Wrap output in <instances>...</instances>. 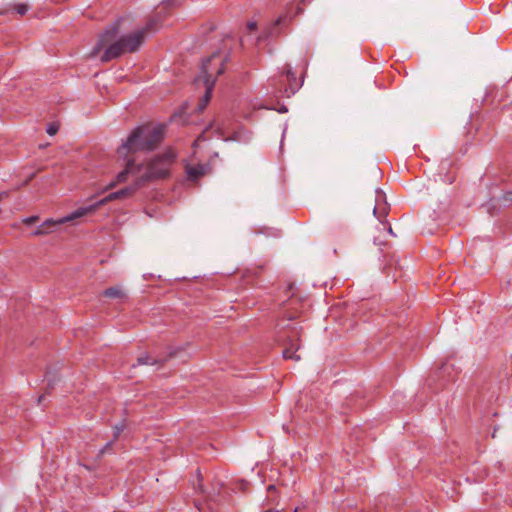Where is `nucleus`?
<instances>
[{
  "instance_id": "obj_1",
  "label": "nucleus",
  "mask_w": 512,
  "mask_h": 512,
  "mask_svg": "<svg viewBox=\"0 0 512 512\" xmlns=\"http://www.w3.org/2000/svg\"><path fill=\"white\" fill-rule=\"evenodd\" d=\"M164 139V126L144 124L134 128L126 141L117 149L119 156L131 152L153 151Z\"/></svg>"
},
{
  "instance_id": "obj_2",
  "label": "nucleus",
  "mask_w": 512,
  "mask_h": 512,
  "mask_svg": "<svg viewBox=\"0 0 512 512\" xmlns=\"http://www.w3.org/2000/svg\"><path fill=\"white\" fill-rule=\"evenodd\" d=\"M157 26L158 21L156 19H150L143 28L131 34L121 36L118 40L108 45L100 57L101 62H109L126 53H135L143 44L146 35L149 32L156 31Z\"/></svg>"
},
{
  "instance_id": "obj_3",
  "label": "nucleus",
  "mask_w": 512,
  "mask_h": 512,
  "mask_svg": "<svg viewBox=\"0 0 512 512\" xmlns=\"http://www.w3.org/2000/svg\"><path fill=\"white\" fill-rule=\"evenodd\" d=\"M142 185L143 184L140 182V180L137 179V181L135 182L134 185L126 186L124 188L119 189L118 191L111 192L107 196H105L104 198L100 199L99 201H97V202H95L93 204H90V205H87V206H83V207H79L78 209H76L73 212H71L68 215H66V217L62 220V222L63 221H74V220L79 219V218H81L83 216H86L88 214H92L96 210H98L101 206H103V205H105L108 202H111L113 200L129 198Z\"/></svg>"
},
{
  "instance_id": "obj_4",
  "label": "nucleus",
  "mask_w": 512,
  "mask_h": 512,
  "mask_svg": "<svg viewBox=\"0 0 512 512\" xmlns=\"http://www.w3.org/2000/svg\"><path fill=\"white\" fill-rule=\"evenodd\" d=\"M175 158L176 155L171 150L155 155L149 161L145 173L138 179L144 185L146 182L168 177Z\"/></svg>"
},
{
  "instance_id": "obj_5",
  "label": "nucleus",
  "mask_w": 512,
  "mask_h": 512,
  "mask_svg": "<svg viewBox=\"0 0 512 512\" xmlns=\"http://www.w3.org/2000/svg\"><path fill=\"white\" fill-rule=\"evenodd\" d=\"M271 85L274 87V93L278 96L290 97L299 90L302 82L297 81L291 66L286 64L283 71L271 79Z\"/></svg>"
},
{
  "instance_id": "obj_6",
  "label": "nucleus",
  "mask_w": 512,
  "mask_h": 512,
  "mask_svg": "<svg viewBox=\"0 0 512 512\" xmlns=\"http://www.w3.org/2000/svg\"><path fill=\"white\" fill-rule=\"evenodd\" d=\"M300 332L301 328H298L297 326H288L287 329L278 336V339L282 341L285 346L282 352L284 359L294 361L300 360V356L297 354V351L301 347Z\"/></svg>"
},
{
  "instance_id": "obj_7",
  "label": "nucleus",
  "mask_w": 512,
  "mask_h": 512,
  "mask_svg": "<svg viewBox=\"0 0 512 512\" xmlns=\"http://www.w3.org/2000/svg\"><path fill=\"white\" fill-rule=\"evenodd\" d=\"M458 373L455 365L447 360L428 377L427 385L435 390L445 387L448 383L455 381Z\"/></svg>"
},
{
  "instance_id": "obj_8",
  "label": "nucleus",
  "mask_w": 512,
  "mask_h": 512,
  "mask_svg": "<svg viewBox=\"0 0 512 512\" xmlns=\"http://www.w3.org/2000/svg\"><path fill=\"white\" fill-rule=\"evenodd\" d=\"M222 488L223 482H221L219 479H214L210 484V488L206 489L203 485V477L201 472L199 469H197V478L195 481H193V489L195 493L201 495L205 501L217 503Z\"/></svg>"
},
{
  "instance_id": "obj_9",
  "label": "nucleus",
  "mask_w": 512,
  "mask_h": 512,
  "mask_svg": "<svg viewBox=\"0 0 512 512\" xmlns=\"http://www.w3.org/2000/svg\"><path fill=\"white\" fill-rule=\"evenodd\" d=\"M179 348H169V351L165 357H153L148 353H144L137 358L136 364H133L132 367L141 366V365H151L162 367L167 361L177 356Z\"/></svg>"
},
{
  "instance_id": "obj_10",
  "label": "nucleus",
  "mask_w": 512,
  "mask_h": 512,
  "mask_svg": "<svg viewBox=\"0 0 512 512\" xmlns=\"http://www.w3.org/2000/svg\"><path fill=\"white\" fill-rule=\"evenodd\" d=\"M215 58L216 55H213L212 57L207 58L202 64L201 73L205 77L206 92L202 97L200 103L198 104L199 111H202L211 99L212 86L214 84L215 79L212 77L211 74L208 73V66Z\"/></svg>"
},
{
  "instance_id": "obj_11",
  "label": "nucleus",
  "mask_w": 512,
  "mask_h": 512,
  "mask_svg": "<svg viewBox=\"0 0 512 512\" xmlns=\"http://www.w3.org/2000/svg\"><path fill=\"white\" fill-rule=\"evenodd\" d=\"M390 206L387 202L386 194L381 189L375 191V206L373 208L374 216L381 222L387 217Z\"/></svg>"
},
{
  "instance_id": "obj_12",
  "label": "nucleus",
  "mask_w": 512,
  "mask_h": 512,
  "mask_svg": "<svg viewBox=\"0 0 512 512\" xmlns=\"http://www.w3.org/2000/svg\"><path fill=\"white\" fill-rule=\"evenodd\" d=\"M119 26H120V23H119V21L117 20V21H115L114 23H112L110 26H108V27L104 30V32H103V34H102V36H101L100 40L98 41L97 45H96V46H95V48H94V52H98V50H99L103 45H105V44L109 43L112 39H114V38L117 36V34H118V32H119Z\"/></svg>"
},
{
  "instance_id": "obj_13",
  "label": "nucleus",
  "mask_w": 512,
  "mask_h": 512,
  "mask_svg": "<svg viewBox=\"0 0 512 512\" xmlns=\"http://www.w3.org/2000/svg\"><path fill=\"white\" fill-rule=\"evenodd\" d=\"M66 216L58 219L57 221L53 220V219H47L46 221H44L42 224H40L36 229L35 231L32 233L33 236H41V235H46V234H49V233H52L55 229V227L59 224H64V223H67L68 221H63L62 220L65 218Z\"/></svg>"
},
{
  "instance_id": "obj_14",
  "label": "nucleus",
  "mask_w": 512,
  "mask_h": 512,
  "mask_svg": "<svg viewBox=\"0 0 512 512\" xmlns=\"http://www.w3.org/2000/svg\"><path fill=\"white\" fill-rule=\"evenodd\" d=\"M186 174L189 180L196 181L205 174V167L201 164L187 166Z\"/></svg>"
},
{
  "instance_id": "obj_15",
  "label": "nucleus",
  "mask_w": 512,
  "mask_h": 512,
  "mask_svg": "<svg viewBox=\"0 0 512 512\" xmlns=\"http://www.w3.org/2000/svg\"><path fill=\"white\" fill-rule=\"evenodd\" d=\"M136 164L134 160L130 159L127 161L126 166L124 170L119 172L116 176L117 182L122 183L125 182L127 179L128 174L134 173L136 169Z\"/></svg>"
},
{
  "instance_id": "obj_16",
  "label": "nucleus",
  "mask_w": 512,
  "mask_h": 512,
  "mask_svg": "<svg viewBox=\"0 0 512 512\" xmlns=\"http://www.w3.org/2000/svg\"><path fill=\"white\" fill-rule=\"evenodd\" d=\"M102 295L112 299H124L126 297L119 287H109L103 291Z\"/></svg>"
},
{
  "instance_id": "obj_17",
  "label": "nucleus",
  "mask_w": 512,
  "mask_h": 512,
  "mask_svg": "<svg viewBox=\"0 0 512 512\" xmlns=\"http://www.w3.org/2000/svg\"><path fill=\"white\" fill-rule=\"evenodd\" d=\"M45 380L47 381L46 392L49 393V391L54 388L57 378L54 374H52V372L50 370H47V372L45 374Z\"/></svg>"
},
{
  "instance_id": "obj_18",
  "label": "nucleus",
  "mask_w": 512,
  "mask_h": 512,
  "mask_svg": "<svg viewBox=\"0 0 512 512\" xmlns=\"http://www.w3.org/2000/svg\"><path fill=\"white\" fill-rule=\"evenodd\" d=\"M126 429V423L123 420L122 422L113 426V441H117L121 433Z\"/></svg>"
},
{
  "instance_id": "obj_19",
  "label": "nucleus",
  "mask_w": 512,
  "mask_h": 512,
  "mask_svg": "<svg viewBox=\"0 0 512 512\" xmlns=\"http://www.w3.org/2000/svg\"><path fill=\"white\" fill-rule=\"evenodd\" d=\"M358 394L351 395L350 398L347 399L346 404L347 406L351 407L352 405H355V409H359L363 407V403H356Z\"/></svg>"
},
{
  "instance_id": "obj_20",
  "label": "nucleus",
  "mask_w": 512,
  "mask_h": 512,
  "mask_svg": "<svg viewBox=\"0 0 512 512\" xmlns=\"http://www.w3.org/2000/svg\"><path fill=\"white\" fill-rule=\"evenodd\" d=\"M58 130H59V126L57 124H55V123L48 124V126L46 128V132L50 136L56 135Z\"/></svg>"
},
{
  "instance_id": "obj_21",
  "label": "nucleus",
  "mask_w": 512,
  "mask_h": 512,
  "mask_svg": "<svg viewBox=\"0 0 512 512\" xmlns=\"http://www.w3.org/2000/svg\"><path fill=\"white\" fill-rule=\"evenodd\" d=\"M14 9L19 15L23 16L27 13L28 6L26 4L20 3L15 5Z\"/></svg>"
},
{
  "instance_id": "obj_22",
  "label": "nucleus",
  "mask_w": 512,
  "mask_h": 512,
  "mask_svg": "<svg viewBox=\"0 0 512 512\" xmlns=\"http://www.w3.org/2000/svg\"><path fill=\"white\" fill-rule=\"evenodd\" d=\"M38 219H39L38 216L33 215V216L25 218L23 220V223L26 224V225H32V224L36 223L38 221Z\"/></svg>"
},
{
  "instance_id": "obj_23",
  "label": "nucleus",
  "mask_w": 512,
  "mask_h": 512,
  "mask_svg": "<svg viewBox=\"0 0 512 512\" xmlns=\"http://www.w3.org/2000/svg\"><path fill=\"white\" fill-rule=\"evenodd\" d=\"M114 442L115 441L111 440L108 443H106L104 447L100 449V454H105L109 452Z\"/></svg>"
},
{
  "instance_id": "obj_24",
  "label": "nucleus",
  "mask_w": 512,
  "mask_h": 512,
  "mask_svg": "<svg viewBox=\"0 0 512 512\" xmlns=\"http://www.w3.org/2000/svg\"><path fill=\"white\" fill-rule=\"evenodd\" d=\"M257 27V24L256 22H248L247 23V29L250 30V31H254Z\"/></svg>"
},
{
  "instance_id": "obj_25",
  "label": "nucleus",
  "mask_w": 512,
  "mask_h": 512,
  "mask_svg": "<svg viewBox=\"0 0 512 512\" xmlns=\"http://www.w3.org/2000/svg\"><path fill=\"white\" fill-rule=\"evenodd\" d=\"M505 199L512 201V190L506 192Z\"/></svg>"
},
{
  "instance_id": "obj_26",
  "label": "nucleus",
  "mask_w": 512,
  "mask_h": 512,
  "mask_svg": "<svg viewBox=\"0 0 512 512\" xmlns=\"http://www.w3.org/2000/svg\"><path fill=\"white\" fill-rule=\"evenodd\" d=\"M292 289H293V285H292V284H290V285L288 286V288H287V293H291Z\"/></svg>"
},
{
  "instance_id": "obj_27",
  "label": "nucleus",
  "mask_w": 512,
  "mask_h": 512,
  "mask_svg": "<svg viewBox=\"0 0 512 512\" xmlns=\"http://www.w3.org/2000/svg\"><path fill=\"white\" fill-rule=\"evenodd\" d=\"M172 1L173 0H164L163 3H165L167 5H172Z\"/></svg>"
},
{
  "instance_id": "obj_28",
  "label": "nucleus",
  "mask_w": 512,
  "mask_h": 512,
  "mask_svg": "<svg viewBox=\"0 0 512 512\" xmlns=\"http://www.w3.org/2000/svg\"><path fill=\"white\" fill-rule=\"evenodd\" d=\"M282 22V17H279L277 20H276V25H280Z\"/></svg>"
},
{
  "instance_id": "obj_29",
  "label": "nucleus",
  "mask_w": 512,
  "mask_h": 512,
  "mask_svg": "<svg viewBox=\"0 0 512 512\" xmlns=\"http://www.w3.org/2000/svg\"><path fill=\"white\" fill-rule=\"evenodd\" d=\"M223 72H224V69H223V67H221L218 69L217 74H222Z\"/></svg>"
},
{
  "instance_id": "obj_30",
  "label": "nucleus",
  "mask_w": 512,
  "mask_h": 512,
  "mask_svg": "<svg viewBox=\"0 0 512 512\" xmlns=\"http://www.w3.org/2000/svg\"><path fill=\"white\" fill-rule=\"evenodd\" d=\"M43 398H44V396H43V395L39 396V398H38V403H41V401H42V399H43Z\"/></svg>"
},
{
  "instance_id": "obj_31",
  "label": "nucleus",
  "mask_w": 512,
  "mask_h": 512,
  "mask_svg": "<svg viewBox=\"0 0 512 512\" xmlns=\"http://www.w3.org/2000/svg\"><path fill=\"white\" fill-rule=\"evenodd\" d=\"M196 507L198 508V510H202V507L200 506V504L196 503Z\"/></svg>"
},
{
  "instance_id": "obj_32",
  "label": "nucleus",
  "mask_w": 512,
  "mask_h": 512,
  "mask_svg": "<svg viewBox=\"0 0 512 512\" xmlns=\"http://www.w3.org/2000/svg\"><path fill=\"white\" fill-rule=\"evenodd\" d=\"M6 195H7L6 193H0V199L3 198Z\"/></svg>"
},
{
  "instance_id": "obj_33",
  "label": "nucleus",
  "mask_w": 512,
  "mask_h": 512,
  "mask_svg": "<svg viewBox=\"0 0 512 512\" xmlns=\"http://www.w3.org/2000/svg\"><path fill=\"white\" fill-rule=\"evenodd\" d=\"M274 488H275V486H274V485H270V486L268 487V490H271V489H274Z\"/></svg>"
},
{
  "instance_id": "obj_34",
  "label": "nucleus",
  "mask_w": 512,
  "mask_h": 512,
  "mask_svg": "<svg viewBox=\"0 0 512 512\" xmlns=\"http://www.w3.org/2000/svg\"><path fill=\"white\" fill-rule=\"evenodd\" d=\"M216 132L219 136H221L222 134L220 133V129H216Z\"/></svg>"
},
{
  "instance_id": "obj_35",
  "label": "nucleus",
  "mask_w": 512,
  "mask_h": 512,
  "mask_svg": "<svg viewBox=\"0 0 512 512\" xmlns=\"http://www.w3.org/2000/svg\"><path fill=\"white\" fill-rule=\"evenodd\" d=\"M280 112H287V108L284 107Z\"/></svg>"
},
{
  "instance_id": "obj_36",
  "label": "nucleus",
  "mask_w": 512,
  "mask_h": 512,
  "mask_svg": "<svg viewBox=\"0 0 512 512\" xmlns=\"http://www.w3.org/2000/svg\"><path fill=\"white\" fill-rule=\"evenodd\" d=\"M204 133L205 131L202 133V135H200L199 139L204 138Z\"/></svg>"
},
{
  "instance_id": "obj_37",
  "label": "nucleus",
  "mask_w": 512,
  "mask_h": 512,
  "mask_svg": "<svg viewBox=\"0 0 512 512\" xmlns=\"http://www.w3.org/2000/svg\"><path fill=\"white\" fill-rule=\"evenodd\" d=\"M265 512H277V511H274V510H272V509H269V510H267V511H265Z\"/></svg>"
},
{
  "instance_id": "obj_38",
  "label": "nucleus",
  "mask_w": 512,
  "mask_h": 512,
  "mask_svg": "<svg viewBox=\"0 0 512 512\" xmlns=\"http://www.w3.org/2000/svg\"><path fill=\"white\" fill-rule=\"evenodd\" d=\"M294 512H297V509H295V511H294Z\"/></svg>"
}]
</instances>
